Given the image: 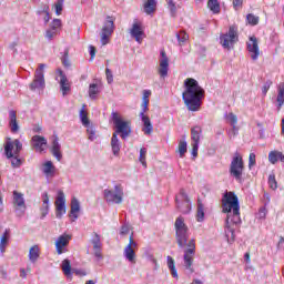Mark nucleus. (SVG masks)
<instances>
[{"label":"nucleus","mask_w":284,"mask_h":284,"mask_svg":"<svg viewBox=\"0 0 284 284\" xmlns=\"http://www.w3.org/2000/svg\"><path fill=\"white\" fill-rule=\"evenodd\" d=\"M175 241L181 250H184L183 261L185 270L194 272L192 265L194 264V256L196 254V240L190 239V227L185 224V217L179 216L174 223Z\"/></svg>","instance_id":"1"},{"label":"nucleus","mask_w":284,"mask_h":284,"mask_svg":"<svg viewBox=\"0 0 284 284\" xmlns=\"http://www.w3.org/2000/svg\"><path fill=\"white\" fill-rule=\"evenodd\" d=\"M222 212L226 215L225 221V236L227 243H234L236 240V229L241 225V205L239 204V196L232 192H226L222 199Z\"/></svg>","instance_id":"2"},{"label":"nucleus","mask_w":284,"mask_h":284,"mask_svg":"<svg viewBox=\"0 0 284 284\" xmlns=\"http://www.w3.org/2000/svg\"><path fill=\"white\" fill-rule=\"evenodd\" d=\"M184 92L182 93V99L191 112H199L201 110V103L203 97H205V90L199 85V81L194 78H189L184 81Z\"/></svg>","instance_id":"3"},{"label":"nucleus","mask_w":284,"mask_h":284,"mask_svg":"<svg viewBox=\"0 0 284 284\" xmlns=\"http://www.w3.org/2000/svg\"><path fill=\"white\" fill-rule=\"evenodd\" d=\"M21 150H23V143H21L19 139L12 141V139L7 138V141L4 143V156L7 159H11L12 168H19L23 164L21 159H19Z\"/></svg>","instance_id":"4"},{"label":"nucleus","mask_w":284,"mask_h":284,"mask_svg":"<svg viewBox=\"0 0 284 284\" xmlns=\"http://www.w3.org/2000/svg\"><path fill=\"white\" fill-rule=\"evenodd\" d=\"M111 119L113 121V125L115 126V131L113 134L115 136H121L125 141L130 134H132V129L130 128V122L123 120L121 115L118 112H112L111 113Z\"/></svg>","instance_id":"5"},{"label":"nucleus","mask_w":284,"mask_h":284,"mask_svg":"<svg viewBox=\"0 0 284 284\" xmlns=\"http://www.w3.org/2000/svg\"><path fill=\"white\" fill-rule=\"evenodd\" d=\"M243 170H245L243 156H241V153L236 152L231 161L229 172L235 181H241V179H243Z\"/></svg>","instance_id":"6"},{"label":"nucleus","mask_w":284,"mask_h":284,"mask_svg":"<svg viewBox=\"0 0 284 284\" xmlns=\"http://www.w3.org/2000/svg\"><path fill=\"white\" fill-rule=\"evenodd\" d=\"M43 70H45V64L40 63L34 72L33 81L29 84L31 92H37V90H45V75Z\"/></svg>","instance_id":"7"},{"label":"nucleus","mask_w":284,"mask_h":284,"mask_svg":"<svg viewBox=\"0 0 284 284\" xmlns=\"http://www.w3.org/2000/svg\"><path fill=\"white\" fill-rule=\"evenodd\" d=\"M175 205L176 210L182 214H190L192 211V203L190 202V197L187 196V193H185V190L181 189L179 195L175 196Z\"/></svg>","instance_id":"8"},{"label":"nucleus","mask_w":284,"mask_h":284,"mask_svg":"<svg viewBox=\"0 0 284 284\" xmlns=\"http://www.w3.org/2000/svg\"><path fill=\"white\" fill-rule=\"evenodd\" d=\"M220 41L225 50H230V48H232V45L239 41V29L236 26H231L229 28V32L220 37Z\"/></svg>","instance_id":"9"},{"label":"nucleus","mask_w":284,"mask_h":284,"mask_svg":"<svg viewBox=\"0 0 284 284\" xmlns=\"http://www.w3.org/2000/svg\"><path fill=\"white\" fill-rule=\"evenodd\" d=\"M103 196L106 203L121 205V203H123V189L121 185H115L114 190L106 189L103 191Z\"/></svg>","instance_id":"10"},{"label":"nucleus","mask_w":284,"mask_h":284,"mask_svg":"<svg viewBox=\"0 0 284 284\" xmlns=\"http://www.w3.org/2000/svg\"><path fill=\"white\" fill-rule=\"evenodd\" d=\"M113 32H114V18L108 16L100 34L102 45H108V43H110V38L112 37Z\"/></svg>","instance_id":"11"},{"label":"nucleus","mask_w":284,"mask_h":284,"mask_svg":"<svg viewBox=\"0 0 284 284\" xmlns=\"http://www.w3.org/2000/svg\"><path fill=\"white\" fill-rule=\"evenodd\" d=\"M139 244L134 242V234L130 235L129 244L124 247L123 256L129 263H136V248Z\"/></svg>","instance_id":"12"},{"label":"nucleus","mask_w":284,"mask_h":284,"mask_svg":"<svg viewBox=\"0 0 284 284\" xmlns=\"http://www.w3.org/2000/svg\"><path fill=\"white\" fill-rule=\"evenodd\" d=\"M13 205L16 207L17 216H23L26 214V199L23 197V193L18 191H13Z\"/></svg>","instance_id":"13"},{"label":"nucleus","mask_w":284,"mask_h":284,"mask_svg":"<svg viewBox=\"0 0 284 284\" xmlns=\"http://www.w3.org/2000/svg\"><path fill=\"white\" fill-rule=\"evenodd\" d=\"M161 59H160V67L158 69V72L162 79H165L168 77V72L170 71V59L168 58V54H165V51L162 50L160 52Z\"/></svg>","instance_id":"14"},{"label":"nucleus","mask_w":284,"mask_h":284,"mask_svg":"<svg viewBox=\"0 0 284 284\" xmlns=\"http://www.w3.org/2000/svg\"><path fill=\"white\" fill-rule=\"evenodd\" d=\"M247 50L251 54V59L253 61H256L261 54V50L258 49V40L256 37H251L246 43Z\"/></svg>","instance_id":"15"},{"label":"nucleus","mask_w":284,"mask_h":284,"mask_svg":"<svg viewBox=\"0 0 284 284\" xmlns=\"http://www.w3.org/2000/svg\"><path fill=\"white\" fill-rule=\"evenodd\" d=\"M55 210L57 219H61V216L65 214V194L63 193V191L58 192V196L55 199Z\"/></svg>","instance_id":"16"},{"label":"nucleus","mask_w":284,"mask_h":284,"mask_svg":"<svg viewBox=\"0 0 284 284\" xmlns=\"http://www.w3.org/2000/svg\"><path fill=\"white\" fill-rule=\"evenodd\" d=\"M91 243L93 245V254H94L95 258L101 261L103 258V254L101 253V250H103V243L101 242V235H99V233H93Z\"/></svg>","instance_id":"17"},{"label":"nucleus","mask_w":284,"mask_h":284,"mask_svg":"<svg viewBox=\"0 0 284 284\" xmlns=\"http://www.w3.org/2000/svg\"><path fill=\"white\" fill-rule=\"evenodd\" d=\"M31 145L36 150V152H45V148H48V140L41 135H33L31 139Z\"/></svg>","instance_id":"18"},{"label":"nucleus","mask_w":284,"mask_h":284,"mask_svg":"<svg viewBox=\"0 0 284 284\" xmlns=\"http://www.w3.org/2000/svg\"><path fill=\"white\" fill-rule=\"evenodd\" d=\"M70 241H72V236H70L69 234H62L58 237V240L55 241V250L58 254H63V252H65V250L63 248L70 245Z\"/></svg>","instance_id":"19"},{"label":"nucleus","mask_w":284,"mask_h":284,"mask_svg":"<svg viewBox=\"0 0 284 284\" xmlns=\"http://www.w3.org/2000/svg\"><path fill=\"white\" fill-rule=\"evenodd\" d=\"M41 172L47 176V179H52L54 174H57V166H54V163L52 161H47L42 163Z\"/></svg>","instance_id":"20"},{"label":"nucleus","mask_w":284,"mask_h":284,"mask_svg":"<svg viewBox=\"0 0 284 284\" xmlns=\"http://www.w3.org/2000/svg\"><path fill=\"white\" fill-rule=\"evenodd\" d=\"M145 33L143 32V28L139 23H133L132 29H131V37L135 39L138 43H142L143 41V36Z\"/></svg>","instance_id":"21"},{"label":"nucleus","mask_w":284,"mask_h":284,"mask_svg":"<svg viewBox=\"0 0 284 284\" xmlns=\"http://www.w3.org/2000/svg\"><path fill=\"white\" fill-rule=\"evenodd\" d=\"M9 128L13 134L19 132V122L17 121V111H9Z\"/></svg>","instance_id":"22"},{"label":"nucleus","mask_w":284,"mask_h":284,"mask_svg":"<svg viewBox=\"0 0 284 284\" xmlns=\"http://www.w3.org/2000/svg\"><path fill=\"white\" fill-rule=\"evenodd\" d=\"M51 154L57 159V161H61L63 159V154H61V144L59 143V138H54L52 141Z\"/></svg>","instance_id":"23"},{"label":"nucleus","mask_w":284,"mask_h":284,"mask_svg":"<svg viewBox=\"0 0 284 284\" xmlns=\"http://www.w3.org/2000/svg\"><path fill=\"white\" fill-rule=\"evenodd\" d=\"M224 119L226 121V123H230V125L232 126V132L234 134H239V129H236V123H239V118L236 116V114L230 112L226 113L224 115Z\"/></svg>","instance_id":"24"},{"label":"nucleus","mask_w":284,"mask_h":284,"mask_svg":"<svg viewBox=\"0 0 284 284\" xmlns=\"http://www.w3.org/2000/svg\"><path fill=\"white\" fill-rule=\"evenodd\" d=\"M111 150L113 156H119L121 152V141H119V135H116V133H113L111 138Z\"/></svg>","instance_id":"25"},{"label":"nucleus","mask_w":284,"mask_h":284,"mask_svg":"<svg viewBox=\"0 0 284 284\" xmlns=\"http://www.w3.org/2000/svg\"><path fill=\"white\" fill-rule=\"evenodd\" d=\"M60 74V88L62 90L63 97L70 92V81H68V77H65V73L63 71H59Z\"/></svg>","instance_id":"26"},{"label":"nucleus","mask_w":284,"mask_h":284,"mask_svg":"<svg viewBox=\"0 0 284 284\" xmlns=\"http://www.w3.org/2000/svg\"><path fill=\"white\" fill-rule=\"evenodd\" d=\"M201 134H203V129L196 125L191 129V141L193 144L201 143Z\"/></svg>","instance_id":"27"},{"label":"nucleus","mask_w":284,"mask_h":284,"mask_svg":"<svg viewBox=\"0 0 284 284\" xmlns=\"http://www.w3.org/2000/svg\"><path fill=\"white\" fill-rule=\"evenodd\" d=\"M79 212H81V203H79V200H77V197H73L71 200V219H79Z\"/></svg>","instance_id":"28"},{"label":"nucleus","mask_w":284,"mask_h":284,"mask_svg":"<svg viewBox=\"0 0 284 284\" xmlns=\"http://www.w3.org/2000/svg\"><path fill=\"white\" fill-rule=\"evenodd\" d=\"M140 119L143 123L142 132H144V134H146V135L152 134V131L154 130V126H152V122L150 121V116L143 115Z\"/></svg>","instance_id":"29"},{"label":"nucleus","mask_w":284,"mask_h":284,"mask_svg":"<svg viewBox=\"0 0 284 284\" xmlns=\"http://www.w3.org/2000/svg\"><path fill=\"white\" fill-rule=\"evenodd\" d=\"M268 161L270 163H272L273 165L278 163V161H281V163H284V155L282 152L280 151H271L268 153Z\"/></svg>","instance_id":"30"},{"label":"nucleus","mask_w":284,"mask_h":284,"mask_svg":"<svg viewBox=\"0 0 284 284\" xmlns=\"http://www.w3.org/2000/svg\"><path fill=\"white\" fill-rule=\"evenodd\" d=\"M277 110L280 111L284 105V82L280 83L276 97Z\"/></svg>","instance_id":"31"},{"label":"nucleus","mask_w":284,"mask_h":284,"mask_svg":"<svg viewBox=\"0 0 284 284\" xmlns=\"http://www.w3.org/2000/svg\"><path fill=\"white\" fill-rule=\"evenodd\" d=\"M10 239V230H6L3 235L0 237V252L1 254L6 253V247H8V241Z\"/></svg>","instance_id":"32"},{"label":"nucleus","mask_w":284,"mask_h":284,"mask_svg":"<svg viewBox=\"0 0 284 284\" xmlns=\"http://www.w3.org/2000/svg\"><path fill=\"white\" fill-rule=\"evenodd\" d=\"M39 256H40V250H39V245H34L29 250V261L31 263H34L36 261H39Z\"/></svg>","instance_id":"33"},{"label":"nucleus","mask_w":284,"mask_h":284,"mask_svg":"<svg viewBox=\"0 0 284 284\" xmlns=\"http://www.w3.org/2000/svg\"><path fill=\"white\" fill-rule=\"evenodd\" d=\"M166 261H168V267L171 272V276H173V278H179V273L176 272V265L174 263V258H172V256H168Z\"/></svg>","instance_id":"34"},{"label":"nucleus","mask_w":284,"mask_h":284,"mask_svg":"<svg viewBox=\"0 0 284 284\" xmlns=\"http://www.w3.org/2000/svg\"><path fill=\"white\" fill-rule=\"evenodd\" d=\"M99 92H101V84L99 83L90 84L89 87L90 99H97V97L99 95Z\"/></svg>","instance_id":"35"},{"label":"nucleus","mask_w":284,"mask_h":284,"mask_svg":"<svg viewBox=\"0 0 284 284\" xmlns=\"http://www.w3.org/2000/svg\"><path fill=\"white\" fill-rule=\"evenodd\" d=\"M61 270L64 276H72V265L70 264V260L65 258L62 261Z\"/></svg>","instance_id":"36"},{"label":"nucleus","mask_w":284,"mask_h":284,"mask_svg":"<svg viewBox=\"0 0 284 284\" xmlns=\"http://www.w3.org/2000/svg\"><path fill=\"white\" fill-rule=\"evenodd\" d=\"M207 8L214 14H219V12H221V4L219 3V0H209Z\"/></svg>","instance_id":"37"},{"label":"nucleus","mask_w":284,"mask_h":284,"mask_svg":"<svg viewBox=\"0 0 284 284\" xmlns=\"http://www.w3.org/2000/svg\"><path fill=\"white\" fill-rule=\"evenodd\" d=\"M42 201V219H45V216H48V210H50V206L48 205V203H50V197L48 196V193H43Z\"/></svg>","instance_id":"38"},{"label":"nucleus","mask_w":284,"mask_h":284,"mask_svg":"<svg viewBox=\"0 0 284 284\" xmlns=\"http://www.w3.org/2000/svg\"><path fill=\"white\" fill-rule=\"evenodd\" d=\"M204 219H205V206L203 205V203L199 202L196 220L199 223H203Z\"/></svg>","instance_id":"39"},{"label":"nucleus","mask_w":284,"mask_h":284,"mask_svg":"<svg viewBox=\"0 0 284 284\" xmlns=\"http://www.w3.org/2000/svg\"><path fill=\"white\" fill-rule=\"evenodd\" d=\"M154 10H156V0H148L144 3V12H146V14H152Z\"/></svg>","instance_id":"40"},{"label":"nucleus","mask_w":284,"mask_h":284,"mask_svg":"<svg viewBox=\"0 0 284 284\" xmlns=\"http://www.w3.org/2000/svg\"><path fill=\"white\" fill-rule=\"evenodd\" d=\"M178 152L180 154V159L185 156V153L187 152V142L185 140H181L179 142Z\"/></svg>","instance_id":"41"},{"label":"nucleus","mask_w":284,"mask_h":284,"mask_svg":"<svg viewBox=\"0 0 284 284\" xmlns=\"http://www.w3.org/2000/svg\"><path fill=\"white\" fill-rule=\"evenodd\" d=\"M63 3H65V0H57L54 2L53 8L57 17H61L63 12Z\"/></svg>","instance_id":"42"},{"label":"nucleus","mask_w":284,"mask_h":284,"mask_svg":"<svg viewBox=\"0 0 284 284\" xmlns=\"http://www.w3.org/2000/svg\"><path fill=\"white\" fill-rule=\"evenodd\" d=\"M80 120L82 125H84L85 128L90 125V120L88 119V112H85V109L80 110Z\"/></svg>","instance_id":"43"},{"label":"nucleus","mask_w":284,"mask_h":284,"mask_svg":"<svg viewBox=\"0 0 284 284\" xmlns=\"http://www.w3.org/2000/svg\"><path fill=\"white\" fill-rule=\"evenodd\" d=\"M175 37L179 41V45H183V43H185V41L190 39V37L187 36V33H185V31H180L179 33L175 34Z\"/></svg>","instance_id":"44"},{"label":"nucleus","mask_w":284,"mask_h":284,"mask_svg":"<svg viewBox=\"0 0 284 284\" xmlns=\"http://www.w3.org/2000/svg\"><path fill=\"white\" fill-rule=\"evenodd\" d=\"M146 154H148V149L145 148L140 149L139 161L140 163H142L143 168H148V162L145 161Z\"/></svg>","instance_id":"45"},{"label":"nucleus","mask_w":284,"mask_h":284,"mask_svg":"<svg viewBox=\"0 0 284 284\" xmlns=\"http://www.w3.org/2000/svg\"><path fill=\"white\" fill-rule=\"evenodd\" d=\"M268 185L271 190H276L278 187V184L276 182V175L274 174L268 175Z\"/></svg>","instance_id":"46"},{"label":"nucleus","mask_w":284,"mask_h":284,"mask_svg":"<svg viewBox=\"0 0 284 284\" xmlns=\"http://www.w3.org/2000/svg\"><path fill=\"white\" fill-rule=\"evenodd\" d=\"M59 31H54V29H48L47 31H45V34H44V37H45V39H48V41H52V39H54V37H57V33H58Z\"/></svg>","instance_id":"47"},{"label":"nucleus","mask_w":284,"mask_h":284,"mask_svg":"<svg viewBox=\"0 0 284 284\" xmlns=\"http://www.w3.org/2000/svg\"><path fill=\"white\" fill-rule=\"evenodd\" d=\"M246 20L248 21V23H251V26H257L258 24V17H256L252 13H248L246 16Z\"/></svg>","instance_id":"48"},{"label":"nucleus","mask_w":284,"mask_h":284,"mask_svg":"<svg viewBox=\"0 0 284 284\" xmlns=\"http://www.w3.org/2000/svg\"><path fill=\"white\" fill-rule=\"evenodd\" d=\"M166 3L170 8L171 17H176V4L172 0H166Z\"/></svg>","instance_id":"49"},{"label":"nucleus","mask_w":284,"mask_h":284,"mask_svg":"<svg viewBox=\"0 0 284 284\" xmlns=\"http://www.w3.org/2000/svg\"><path fill=\"white\" fill-rule=\"evenodd\" d=\"M256 165V154L255 153H250L248 155V170H252Z\"/></svg>","instance_id":"50"},{"label":"nucleus","mask_w":284,"mask_h":284,"mask_svg":"<svg viewBox=\"0 0 284 284\" xmlns=\"http://www.w3.org/2000/svg\"><path fill=\"white\" fill-rule=\"evenodd\" d=\"M47 12H50V6L42 3L41 8L37 11V14L41 17V14H45Z\"/></svg>","instance_id":"51"},{"label":"nucleus","mask_w":284,"mask_h":284,"mask_svg":"<svg viewBox=\"0 0 284 284\" xmlns=\"http://www.w3.org/2000/svg\"><path fill=\"white\" fill-rule=\"evenodd\" d=\"M270 88H272V81L267 80L264 85L262 87V94L265 97L267 92L270 91Z\"/></svg>","instance_id":"52"},{"label":"nucleus","mask_w":284,"mask_h":284,"mask_svg":"<svg viewBox=\"0 0 284 284\" xmlns=\"http://www.w3.org/2000/svg\"><path fill=\"white\" fill-rule=\"evenodd\" d=\"M61 26V19H53L51 22V30L59 32V27Z\"/></svg>","instance_id":"53"},{"label":"nucleus","mask_w":284,"mask_h":284,"mask_svg":"<svg viewBox=\"0 0 284 284\" xmlns=\"http://www.w3.org/2000/svg\"><path fill=\"white\" fill-rule=\"evenodd\" d=\"M105 74H106V81L108 83H112L114 81V75L112 74V70L105 69Z\"/></svg>","instance_id":"54"},{"label":"nucleus","mask_w":284,"mask_h":284,"mask_svg":"<svg viewBox=\"0 0 284 284\" xmlns=\"http://www.w3.org/2000/svg\"><path fill=\"white\" fill-rule=\"evenodd\" d=\"M192 156H199V144L192 143Z\"/></svg>","instance_id":"55"},{"label":"nucleus","mask_w":284,"mask_h":284,"mask_svg":"<svg viewBox=\"0 0 284 284\" xmlns=\"http://www.w3.org/2000/svg\"><path fill=\"white\" fill-rule=\"evenodd\" d=\"M89 52H90V57H91V61L92 59H94V57H97V48H94V45H90L89 47Z\"/></svg>","instance_id":"56"},{"label":"nucleus","mask_w":284,"mask_h":284,"mask_svg":"<svg viewBox=\"0 0 284 284\" xmlns=\"http://www.w3.org/2000/svg\"><path fill=\"white\" fill-rule=\"evenodd\" d=\"M267 215V210L265 207L260 209L258 216L260 219H265Z\"/></svg>","instance_id":"57"},{"label":"nucleus","mask_w":284,"mask_h":284,"mask_svg":"<svg viewBox=\"0 0 284 284\" xmlns=\"http://www.w3.org/2000/svg\"><path fill=\"white\" fill-rule=\"evenodd\" d=\"M73 272L77 276H87L88 275V273L83 270H73Z\"/></svg>","instance_id":"58"},{"label":"nucleus","mask_w":284,"mask_h":284,"mask_svg":"<svg viewBox=\"0 0 284 284\" xmlns=\"http://www.w3.org/2000/svg\"><path fill=\"white\" fill-rule=\"evenodd\" d=\"M148 105L149 104H142V111L140 112V118L146 116L145 112H148V110H149Z\"/></svg>","instance_id":"59"},{"label":"nucleus","mask_w":284,"mask_h":284,"mask_svg":"<svg viewBox=\"0 0 284 284\" xmlns=\"http://www.w3.org/2000/svg\"><path fill=\"white\" fill-rule=\"evenodd\" d=\"M89 132V141H94L97 139L93 130L88 129Z\"/></svg>","instance_id":"60"},{"label":"nucleus","mask_w":284,"mask_h":284,"mask_svg":"<svg viewBox=\"0 0 284 284\" xmlns=\"http://www.w3.org/2000/svg\"><path fill=\"white\" fill-rule=\"evenodd\" d=\"M129 233H130V227L123 225L121 227L120 234L125 235V234H129Z\"/></svg>","instance_id":"61"},{"label":"nucleus","mask_w":284,"mask_h":284,"mask_svg":"<svg viewBox=\"0 0 284 284\" xmlns=\"http://www.w3.org/2000/svg\"><path fill=\"white\" fill-rule=\"evenodd\" d=\"M150 97H152V91H150V90H144V91H143V97H142V99H150Z\"/></svg>","instance_id":"62"},{"label":"nucleus","mask_w":284,"mask_h":284,"mask_svg":"<svg viewBox=\"0 0 284 284\" xmlns=\"http://www.w3.org/2000/svg\"><path fill=\"white\" fill-rule=\"evenodd\" d=\"M234 8H241L243 6V0H233Z\"/></svg>","instance_id":"63"},{"label":"nucleus","mask_w":284,"mask_h":284,"mask_svg":"<svg viewBox=\"0 0 284 284\" xmlns=\"http://www.w3.org/2000/svg\"><path fill=\"white\" fill-rule=\"evenodd\" d=\"M43 21H44V23H49L50 22V11L44 13Z\"/></svg>","instance_id":"64"}]
</instances>
